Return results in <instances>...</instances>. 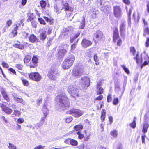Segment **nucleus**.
<instances>
[{
  "mask_svg": "<svg viewBox=\"0 0 149 149\" xmlns=\"http://www.w3.org/2000/svg\"><path fill=\"white\" fill-rule=\"evenodd\" d=\"M67 91L70 95L73 97H76L79 96V90L75 85L70 86L68 87Z\"/></svg>",
  "mask_w": 149,
  "mask_h": 149,
  "instance_id": "obj_4",
  "label": "nucleus"
},
{
  "mask_svg": "<svg viewBox=\"0 0 149 149\" xmlns=\"http://www.w3.org/2000/svg\"><path fill=\"white\" fill-rule=\"evenodd\" d=\"M70 11H67L66 12V17L68 19V20L71 21L74 17L72 15L70 12Z\"/></svg>",
  "mask_w": 149,
  "mask_h": 149,
  "instance_id": "obj_26",
  "label": "nucleus"
},
{
  "mask_svg": "<svg viewBox=\"0 0 149 149\" xmlns=\"http://www.w3.org/2000/svg\"><path fill=\"white\" fill-rule=\"evenodd\" d=\"M63 8L65 11L67 12L73 11V8L70 7L68 3L63 2Z\"/></svg>",
  "mask_w": 149,
  "mask_h": 149,
  "instance_id": "obj_15",
  "label": "nucleus"
},
{
  "mask_svg": "<svg viewBox=\"0 0 149 149\" xmlns=\"http://www.w3.org/2000/svg\"><path fill=\"white\" fill-rule=\"evenodd\" d=\"M70 144L72 145L76 146L77 145L78 142L75 140L71 139Z\"/></svg>",
  "mask_w": 149,
  "mask_h": 149,
  "instance_id": "obj_36",
  "label": "nucleus"
},
{
  "mask_svg": "<svg viewBox=\"0 0 149 149\" xmlns=\"http://www.w3.org/2000/svg\"><path fill=\"white\" fill-rule=\"evenodd\" d=\"M85 25V20L84 18L81 23L80 25L79 26V28L81 29H83Z\"/></svg>",
  "mask_w": 149,
  "mask_h": 149,
  "instance_id": "obj_33",
  "label": "nucleus"
},
{
  "mask_svg": "<svg viewBox=\"0 0 149 149\" xmlns=\"http://www.w3.org/2000/svg\"><path fill=\"white\" fill-rule=\"evenodd\" d=\"M111 134L114 137H116L117 135V132L116 130H114L111 132Z\"/></svg>",
  "mask_w": 149,
  "mask_h": 149,
  "instance_id": "obj_34",
  "label": "nucleus"
},
{
  "mask_svg": "<svg viewBox=\"0 0 149 149\" xmlns=\"http://www.w3.org/2000/svg\"><path fill=\"white\" fill-rule=\"evenodd\" d=\"M84 72V71L82 67L78 66L74 68L72 70V74L75 77L79 78L82 75Z\"/></svg>",
  "mask_w": 149,
  "mask_h": 149,
  "instance_id": "obj_5",
  "label": "nucleus"
},
{
  "mask_svg": "<svg viewBox=\"0 0 149 149\" xmlns=\"http://www.w3.org/2000/svg\"><path fill=\"white\" fill-rule=\"evenodd\" d=\"M47 33L46 31H44L41 32L40 35V39L42 41L46 38Z\"/></svg>",
  "mask_w": 149,
  "mask_h": 149,
  "instance_id": "obj_18",
  "label": "nucleus"
},
{
  "mask_svg": "<svg viewBox=\"0 0 149 149\" xmlns=\"http://www.w3.org/2000/svg\"><path fill=\"white\" fill-rule=\"evenodd\" d=\"M133 17L134 19V21H135V22L136 23H137L138 22L139 20V18H140V16H139V15H138V16H137V18H135V15H134V14H133Z\"/></svg>",
  "mask_w": 149,
  "mask_h": 149,
  "instance_id": "obj_47",
  "label": "nucleus"
},
{
  "mask_svg": "<svg viewBox=\"0 0 149 149\" xmlns=\"http://www.w3.org/2000/svg\"><path fill=\"white\" fill-rule=\"evenodd\" d=\"M45 147V146H42L41 145H40L35 147L34 149H43Z\"/></svg>",
  "mask_w": 149,
  "mask_h": 149,
  "instance_id": "obj_48",
  "label": "nucleus"
},
{
  "mask_svg": "<svg viewBox=\"0 0 149 149\" xmlns=\"http://www.w3.org/2000/svg\"><path fill=\"white\" fill-rule=\"evenodd\" d=\"M113 14L114 16L116 18L120 17L122 15V11L120 7L119 6L113 7Z\"/></svg>",
  "mask_w": 149,
  "mask_h": 149,
  "instance_id": "obj_11",
  "label": "nucleus"
},
{
  "mask_svg": "<svg viewBox=\"0 0 149 149\" xmlns=\"http://www.w3.org/2000/svg\"><path fill=\"white\" fill-rule=\"evenodd\" d=\"M2 109L3 111L5 112L6 113L10 114H11L12 111V109L9 108L6 106H3L2 107Z\"/></svg>",
  "mask_w": 149,
  "mask_h": 149,
  "instance_id": "obj_19",
  "label": "nucleus"
},
{
  "mask_svg": "<svg viewBox=\"0 0 149 149\" xmlns=\"http://www.w3.org/2000/svg\"><path fill=\"white\" fill-rule=\"evenodd\" d=\"M78 39H77V41L75 42L71 46V49H74L75 48V46L77 45Z\"/></svg>",
  "mask_w": 149,
  "mask_h": 149,
  "instance_id": "obj_50",
  "label": "nucleus"
},
{
  "mask_svg": "<svg viewBox=\"0 0 149 149\" xmlns=\"http://www.w3.org/2000/svg\"><path fill=\"white\" fill-rule=\"evenodd\" d=\"M81 46L84 48H86L91 46L92 44V42L86 38L83 39L81 42Z\"/></svg>",
  "mask_w": 149,
  "mask_h": 149,
  "instance_id": "obj_13",
  "label": "nucleus"
},
{
  "mask_svg": "<svg viewBox=\"0 0 149 149\" xmlns=\"http://www.w3.org/2000/svg\"><path fill=\"white\" fill-rule=\"evenodd\" d=\"M29 77L31 79L37 82L40 81L41 79V75L37 72L31 73L29 75Z\"/></svg>",
  "mask_w": 149,
  "mask_h": 149,
  "instance_id": "obj_10",
  "label": "nucleus"
},
{
  "mask_svg": "<svg viewBox=\"0 0 149 149\" xmlns=\"http://www.w3.org/2000/svg\"><path fill=\"white\" fill-rule=\"evenodd\" d=\"M47 76L50 79L54 80L59 76V74L56 69L52 68L48 72Z\"/></svg>",
  "mask_w": 149,
  "mask_h": 149,
  "instance_id": "obj_6",
  "label": "nucleus"
},
{
  "mask_svg": "<svg viewBox=\"0 0 149 149\" xmlns=\"http://www.w3.org/2000/svg\"><path fill=\"white\" fill-rule=\"evenodd\" d=\"M75 59L73 54H70L65 59L62 64V67L64 69H68L72 65Z\"/></svg>",
  "mask_w": 149,
  "mask_h": 149,
  "instance_id": "obj_3",
  "label": "nucleus"
},
{
  "mask_svg": "<svg viewBox=\"0 0 149 149\" xmlns=\"http://www.w3.org/2000/svg\"><path fill=\"white\" fill-rule=\"evenodd\" d=\"M46 117H45L44 116V117L41 118V120L39 123L42 125L43 124V123L44 122V119Z\"/></svg>",
  "mask_w": 149,
  "mask_h": 149,
  "instance_id": "obj_59",
  "label": "nucleus"
},
{
  "mask_svg": "<svg viewBox=\"0 0 149 149\" xmlns=\"http://www.w3.org/2000/svg\"><path fill=\"white\" fill-rule=\"evenodd\" d=\"M8 148L10 149H17V147L13 144L9 143Z\"/></svg>",
  "mask_w": 149,
  "mask_h": 149,
  "instance_id": "obj_39",
  "label": "nucleus"
},
{
  "mask_svg": "<svg viewBox=\"0 0 149 149\" xmlns=\"http://www.w3.org/2000/svg\"><path fill=\"white\" fill-rule=\"evenodd\" d=\"M125 29V22L124 21L122 22L120 26V31L121 34L123 33Z\"/></svg>",
  "mask_w": 149,
  "mask_h": 149,
  "instance_id": "obj_17",
  "label": "nucleus"
},
{
  "mask_svg": "<svg viewBox=\"0 0 149 149\" xmlns=\"http://www.w3.org/2000/svg\"><path fill=\"white\" fill-rule=\"evenodd\" d=\"M71 139L70 138L66 139L64 141L65 143L68 144L70 143Z\"/></svg>",
  "mask_w": 149,
  "mask_h": 149,
  "instance_id": "obj_57",
  "label": "nucleus"
},
{
  "mask_svg": "<svg viewBox=\"0 0 149 149\" xmlns=\"http://www.w3.org/2000/svg\"><path fill=\"white\" fill-rule=\"evenodd\" d=\"M112 100V98L111 95H109L107 97V101L108 102H110Z\"/></svg>",
  "mask_w": 149,
  "mask_h": 149,
  "instance_id": "obj_54",
  "label": "nucleus"
},
{
  "mask_svg": "<svg viewBox=\"0 0 149 149\" xmlns=\"http://www.w3.org/2000/svg\"><path fill=\"white\" fill-rule=\"evenodd\" d=\"M42 111L45 117H46L48 113V110L45 104L42 107Z\"/></svg>",
  "mask_w": 149,
  "mask_h": 149,
  "instance_id": "obj_23",
  "label": "nucleus"
},
{
  "mask_svg": "<svg viewBox=\"0 0 149 149\" xmlns=\"http://www.w3.org/2000/svg\"><path fill=\"white\" fill-rule=\"evenodd\" d=\"M144 32L146 34H149V28L148 27H146L144 29Z\"/></svg>",
  "mask_w": 149,
  "mask_h": 149,
  "instance_id": "obj_60",
  "label": "nucleus"
},
{
  "mask_svg": "<svg viewBox=\"0 0 149 149\" xmlns=\"http://www.w3.org/2000/svg\"><path fill=\"white\" fill-rule=\"evenodd\" d=\"M145 46L146 47H149V38L147 39L145 43Z\"/></svg>",
  "mask_w": 149,
  "mask_h": 149,
  "instance_id": "obj_55",
  "label": "nucleus"
},
{
  "mask_svg": "<svg viewBox=\"0 0 149 149\" xmlns=\"http://www.w3.org/2000/svg\"><path fill=\"white\" fill-rule=\"evenodd\" d=\"M83 127L81 125H77L75 126L74 128L76 131H79L83 129Z\"/></svg>",
  "mask_w": 149,
  "mask_h": 149,
  "instance_id": "obj_32",
  "label": "nucleus"
},
{
  "mask_svg": "<svg viewBox=\"0 0 149 149\" xmlns=\"http://www.w3.org/2000/svg\"><path fill=\"white\" fill-rule=\"evenodd\" d=\"M21 112L17 110H14L13 113L12 114L11 116L12 117H14L15 116H19Z\"/></svg>",
  "mask_w": 149,
  "mask_h": 149,
  "instance_id": "obj_24",
  "label": "nucleus"
},
{
  "mask_svg": "<svg viewBox=\"0 0 149 149\" xmlns=\"http://www.w3.org/2000/svg\"><path fill=\"white\" fill-rule=\"evenodd\" d=\"M27 0H22L21 2V5L19 6V8H22V6H24L26 3Z\"/></svg>",
  "mask_w": 149,
  "mask_h": 149,
  "instance_id": "obj_41",
  "label": "nucleus"
},
{
  "mask_svg": "<svg viewBox=\"0 0 149 149\" xmlns=\"http://www.w3.org/2000/svg\"><path fill=\"white\" fill-rule=\"evenodd\" d=\"M67 113L72 115L74 117L77 118L82 116L83 112L78 109H73L67 112Z\"/></svg>",
  "mask_w": 149,
  "mask_h": 149,
  "instance_id": "obj_8",
  "label": "nucleus"
},
{
  "mask_svg": "<svg viewBox=\"0 0 149 149\" xmlns=\"http://www.w3.org/2000/svg\"><path fill=\"white\" fill-rule=\"evenodd\" d=\"M24 121V120L22 118H20L18 119L17 120V123L21 124L23 123Z\"/></svg>",
  "mask_w": 149,
  "mask_h": 149,
  "instance_id": "obj_51",
  "label": "nucleus"
},
{
  "mask_svg": "<svg viewBox=\"0 0 149 149\" xmlns=\"http://www.w3.org/2000/svg\"><path fill=\"white\" fill-rule=\"evenodd\" d=\"M101 85V82H98L97 84V88L98 89L97 91V94L98 95L102 94L103 92V89L100 87Z\"/></svg>",
  "mask_w": 149,
  "mask_h": 149,
  "instance_id": "obj_16",
  "label": "nucleus"
},
{
  "mask_svg": "<svg viewBox=\"0 0 149 149\" xmlns=\"http://www.w3.org/2000/svg\"><path fill=\"white\" fill-rule=\"evenodd\" d=\"M54 11L57 13H59V10L58 9V7L56 5H54Z\"/></svg>",
  "mask_w": 149,
  "mask_h": 149,
  "instance_id": "obj_46",
  "label": "nucleus"
},
{
  "mask_svg": "<svg viewBox=\"0 0 149 149\" xmlns=\"http://www.w3.org/2000/svg\"><path fill=\"white\" fill-rule=\"evenodd\" d=\"M149 125L148 124L145 123L143 125V128L142 130V132L144 133L147 132L148 129L149 127Z\"/></svg>",
  "mask_w": 149,
  "mask_h": 149,
  "instance_id": "obj_25",
  "label": "nucleus"
},
{
  "mask_svg": "<svg viewBox=\"0 0 149 149\" xmlns=\"http://www.w3.org/2000/svg\"><path fill=\"white\" fill-rule=\"evenodd\" d=\"M119 37L118 31L117 29L113 31V41L114 42H116V39L118 38Z\"/></svg>",
  "mask_w": 149,
  "mask_h": 149,
  "instance_id": "obj_20",
  "label": "nucleus"
},
{
  "mask_svg": "<svg viewBox=\"0 0 149 149\" xmlns=\"http://www.w3.org/2000/svg\"><path fill=\"white\" fill-rule=\"evenodd\" d=\"M121 67L123 68L124 71L127 74H128L129 73V71L128 69L126 68L124 65H121Z\"/></svg>",
  "mask_w": 149,
  "mask_h": 149,
  "instance_id": "obj_37",
  "label": "nucleus"
},
{
  "mask_svg": "<svg viewBox=\"0 0 149 149\" xmlns=\"http://www.w3.org/2000/svg\"><path fill=\"white\" fill-rule=\"evenodd\" d=\"M12 22L11 20H9L7 22L6 24L8 26V27H7V28H8V27L10 26L12 24Z\"/></svg>",
  "mask_w": 149,
  "mask_h": 149,
  "instance_id": "obj_63",
  "label": "nucleus"
},
{
  "mask_svg": "<svg viewBox=\"0 0 149 149\" xmlns=\"http://www.w3.org/2000/svg\"><path fill=\"white\" fill-rule=\"evenodd\" d=\"M72 120V117H67L66 119V122L67 123H70Z\"/></svg>",
  "mask_w": 149,
  "mask_h": 149,
  "instance_id": "obj_44",
  "label": "nucleus"
},
{
  "mask_svg": "<svg viewBox=\"0 0 149 149\" xmlns=\"http://www.w3.org/2000/svg\"><path fill=\"white\" fill-rule=\"evenodd\" d=\"M30 60V57L29 56H26L24 59V61L25 63H28Z\"/></svg>",
  "mask_w": 149,
  "mask_h": 149,
  "instance_id": "obj_40",
  "label": "nucleus"
},
{
  "mask_svg": "<svg viewBox=\"0 0 149 149\" xmlns=\"http://www.w3.org/2000/svg\"><path fill=\"white\" fill-rule=\"evenodd\" d=\"M97 6L100 8H102L104 6L103 1L102 0H98Z\"/></svg>",
  "mask_w": 149,
  "mask_h": 149,
  "instance_id": "obj_31",
  "label": "nucleus"
},
{
  "mask_svg": "<svg viewBox=\"0 0 149 149\" xmlns=\"http://www.w3.org/2000/svg\"><path fill=\"white\" fill-rule=\"evenodd\" d=\"M14 100L17 103H21L24 105L25 104V102L23 101V99L22 98H19L17 97L15 98Z\"/></svg>",
  "mask_w": 149,
  "mask_h": 149,
  "instance_id": "obj_27",
  "label": "nucleus"
},
{
  "mask_svg": "<svg viewBox=\"0 0 149 149\" xmlns=\"http://www.w3.org/2000/svg\"><path fill=\"white\" fill-rule=\"evenodd\" d=\"M67 50L66 49H60L58 52V54L61 57L64 56V55L66 54Z\"/></svg>",
  "mask_w": 149,
  "mask_h": 149,
  "instance_id": "obj_22",
  "label": "nucleus"
},
{
  "mask_svg": "<svg viewBox=\"0 0 149 149\" xmlns=\"http://www.w3.org/2000/svg\"><path fill=\"white\" fill-rule=\"evenodd\" d=\"M84 145L83 144H81L79 145L78 148L79 149H84Z\"/></svg>",
  "mask_w": 149,
  "mask_h": 149,
  "instance_id": "obj_62",
  "label": "nucleus"
},
{
  "mask_svg": "<svg viewBox=\"0 0 149 149\" xmlns=\"http://www.w3.org/2000/svg\"><path fill=\"white\" fill-rule=\"evenodd\" d=\"M56 98L59 100V106L60 108L62 109V110H65L69 108L70 102L64 93L60 94L56 97Z\"/></svg>",
  "mask_w": 149,
  "mask_h": 149,
  "instance_id": "obj_2",
  "label": "nucleus"
},
{
  "mask_svg": "<svg viewBox=\"0 0 149 149\" xmlns=\"http://www.w3.org/2000/svg\"><path fill=\"white\" fill-rule=\"evenodd\" d=\"M1 93L4 100H6L7 102H9L10 101V99L8 95L7 92L6 91L4 88L1 89Z\"/></svg>",
  "mask_w": 149,
  "mask_h": 149,
  "instance_id": "obj_14",
  "label": "nucleus"
},
{
  "mask_svg": "<svg viewBox=\"0 0 149 149\" xmlns=\"http://www.w3.org/2000/svg\"><path fill=\"white\" fill-rule=\"evenodd\" d=\"M94 60L95 62L98 61L99 59L98 57L97 54H95L94 56Z\"/></svg>",
  "mask_w": 149,
  "mask_h": 149,
  "instance_id": "obj_61",
  "label": "nucleus"
},
{
  "mask_svg": "<svg viewBox=\"0 0 149 149\" xmlns=\"http://www.w3.org/2000/svg\"><path fill=\"white\" fill-rule=\"evenodd\" d=\"M29 40L31 42L33 43L35 42L37 40V38L33 34H32L30 35L29 37Z\"/></svg>",
  "mask_w": 149,
  "mask_h": 149,
  "instance_id": "obj_21",
  "label": "nucleus"
},
{
  "mask_svg": "<svg viewBox=\"0 0 149 149\" xmlns=\"http://www.w3.org/2000/svg\"><path fill=\"white\" fill-rule=\"evenodd\" d=\"M94 37L100 41H102L104 39V37L103 34L100 31H97L94 34Z\"/></svg>",
  "mask_w": 149,
  "mask_h": 149,
  "instance_id": "obj_12",
  "label": "nucleus"
},
{
  "mask_svg": "<svg viewBox=\"0 0 149 149\" xmlns=\"http://www.w3.org/2000/svg\"><path fill=\"white\" fill-rule=\"evenodd\" d=\"M146 137V135L144 134L142 136L141 139L142 141V143L143 144H145V138Z\"/></svg>",
  "mask_w": 149,
  "mask_h": 149,
  "instance_id": "obj_52",
  "label": "nucleus"
},
{
  "mask_svg": "<svg viewBox=\"0 0 149 149\" xmlns=\"http://www.w3.org/2000/svg\"><path fill=\"white\" fill-rule=\"evenodd\" d=\"M130 125L132 128H135L136 126L135 121V120H134L132 123L130 124Z\"/></svg>",
  "mask_w": 149,
  "mask_h": 149,
  "instance_id": "obj_45",
  "label": "nucleus"
},
{
  "mask_svg": "<svg viewBox=\"0 0 149 149\" xmlns=\"http://www.w3.org/2000/svg\"><path fill=\"white\" fill-rule=\"evenodd\" d=\"M42 125L40 123H38L35 125V127L37 129H38L40 128Z\"/></svg>",
  "mask_w": 149,
  "mask_h": 149,
  "instance_id": "obj_56",
  "label": "nucleus"
},
{
  "mask_svg": "<svg viewBox=\"0 0 149 149\" xmlns=\"http://www.w3.org/2000/svg\"><path fill=\"white\" fill-rule=\"evenodd\" d=\"M16 68L19 70H21L23 66L20 64H17L16 65Z\"/></svg>",
  "mask_w": 149,
  "mask_h": 149,
  "instance_id": "obj_64",
  "label": "nucleus"
},
{
  "mask_svg": "<svg viewBox=\"0 0 149 149\" xmlns=\"http://www.w3.org/2000/svg\"><path fill=\"white\" fill-rule=\"evenodd\" d=\"M77 134L78 135V138L79 139H81L84 137V135L79 132H77Z\"/></svg>",
  "mask_w": 149,
  "mask_h": 149,
  "instance_id": "obj_49",
  "label": "nucleus"
},
{
  "mask_svg": "<svg viewBox=\"0 0 149 149\" xmlns=\"http://www.w3.org/2000/svg\"><path fill=\"white\" fill-rule=\"evenodd\" d=\"M118 103V99L117 98H114L113 101V104L115 105H116Z\"/></svg>",
  "mask_w": 149,
  "mask_h": 149,
  "instance_id": "obj_43",
  "label": "nucleus"
},
{
  "mask_svg": "<svg viewBox=\"0 0 149 149\" xmlns=\"http://www.w3.org/2000/svg\"><path fill=\"white\" fill-rule=\"evenodd\" d=\"M80 83L83 85L85 88H86L90 85V79L87 77H82L80 81Z\"/></svg>",
  "mask_w": 149,
  "mask_h": 149,
  "instance_id": "obj_9",
  "label": "nucleus"
},
{
  "mask_svg": "<svg viewBox=\"0 0 149 149\" xmlns=\"http://www.w3.org/2000/svg\"><path fill=\"white\" fill-rule=\"evenodd\" d=\"M72 31L73 28L72 27H68L67 28L63 29L60 35L61 38H68Z\"/></svg>",
  "mask_w": 149,
  "mask_h": 149,
  "instance_id": "obj_7",
  "label": "nucleus"
},
{
  "mask_svg": "<svg viewBox=\"0 0 149 149\" xmlns=\"http://www.w3.org/2000/svg\"><path fill=\"white\" fill-rule=\"evenodd\" d=\"M130 52L133 56L136 55L135 57H134V60L136 61V63L138 64L140 62L141 65V67L147 65L149 62V57L147 54L144 53L143 58L141 57V59L138 57V52H136L134 48L133 47H131L130 48Z\"/></svg>",
  "mask_w": 149,
  "mask_h": 149,
  "instance_id": "obj_1",
  "label": "nucleus"
},
{
  "mask_svg": "<svg viewBox=\"0 0 149 149\" xmlns=\"http://www.w3.org/2000/svg\"><path fill=\"white\" fill-rule=\"evenodd\" d=\"M21 79L24 85L26 86L29 85V82L27 80L23 79L22 78H21Z\"/></svg>",
  "mask_w": 149,
  "mask_h": 149,
  "instance_id": "obj_42",
  "label": "nucleus"
},
{
  "mask_svg": "<svg viewBox=\"0 0 149 149\" xmlns=\"http://www.w3.org/2000/svg\"><path fill=\"white\" fill-rule=\"evenodd\" d=\"M32 61L33 63L35 64L38 63V58L36 56H35L33 57Z\"/></svg>",
  "mask_w": 149,
  "mask_h": 149,
  "instance_id": "obj_35",
  "label": "nucleus"
},
{
  "mask_svg": "<svg viewBox=\"0 0 149 149\" xmlns=\"http://www.w3.org/2000/svg\"><path fill=\"white\" fill-rule=\"evenodd\" d=\"M122 1L124 3L127 5H128L130 4L129 0H122Z\"/></svg>",
  "mask_w": 149,
  "mask_h": 149,
  "instance_id": "obj_58",
  "label": "nucleus"
},
{
  "mask_svg": "<svg viewBox=\"0 0 149 149\" xmlns=\"http://www.w3.org/2000/svg\"><path fill=\"white\" fill-rule=\"evenodd\" d=\"M38 20L39 22L40 23V24H43L44 25H45L46 24V23L45 22V21L44 20V19L41 18H38Z\"/></svg>",
  "mask_w": 149,
  "mask_h": 149,
  "instance_id": "obj_38",
  "label": "nucleus"
},
{
  "mask_svg": "<svg viewBox=\"0 0 149 149\" xmlns=\"http://www.w3.org/2000/svg\"><path fill=\"white\" fill-rule=\"evenodd\" d=\"M2 65L4 68H7L9 67L7 63H5L4 62H2Z\"/></svg>",
  "mask_w": 149,
  "mask_h": 149,
  "instance_id": "obj_53",
  "label": "nucleus"
},
{
  "mask_svg": "<svg viewBox=\"0 0 149 149\" xmlns=\"http://www.w3.org/2000/svg\"><path fill=\"white\" fill-rule=\"evenodd\" d=\"M14 46L16 48H17L20 49L22 50L24 48V45H22L19 44H15L14 45Z\"/></svg>",
  "mask_w": 149,
  "mask_h": 149,
  "instance_id": "obj_29",
  "label": "nucleus"
},
{
  "mask_svg": "<svg viewBox=\"0 0 149 149\" xmlns=\"http://www.w3.org/2000/svg\"><path fill=\"white\" fill-rule=\"evenodd\" d=\"M40 4L42 9H44L46 5L45 1L44 0H42L40 1Z\"/></svg>",
  "mask_w": 149,
  "mask_h": 149,
  "instance_id": "obj_30",
  "label": "nucleus"
},
{
  "mask_svg": "<svg viewBox=\"0 0 149 149\" xmlns=\"http://www.w3.org/2000/svg\"><path fill=\"white\" fill-rule=\"evenodd\" d=\"M80 33L79 32H78L75 35H73L70 37V41L71 43H72L74 39L77 38L79 35Z\"/></svg>",
  "mask_w": 149,
  "mask_h": 149,
  "instance_id": "obj_28",
  "label": "nucleus"
}]
</instances>
